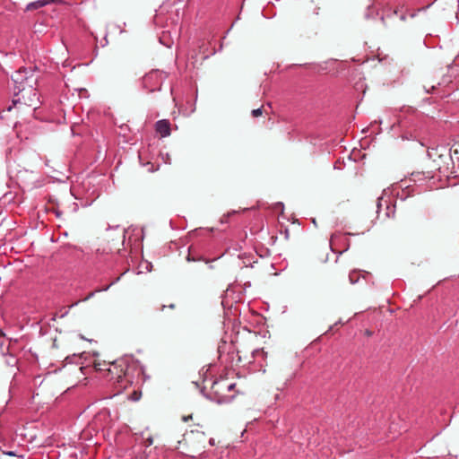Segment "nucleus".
<instances>
[{
  "label": "nucleus",
  "mask_w": 459,
  "mask_h": 459,
  "mask_svg": "<svg viewBox=\"0 0 459 459\" xmlns=\"http://www.w3.org/2000/svg\"><path fill=\"white\" fill-rule=\"evenodd\" d=\"M114 282L110 283L108 286H107L106 288H104L102 290H108V289L109 288L110 285H112Z\"/></svg>",
  "instance_id": "nucleus-16"
},
{
  "label": "nucleus",
  "mask_w": 459,
  "mask_h": 459,
  "mask_svg": "<svg viewBox=\"0 0 459 459\" xmlns=\"http://www.w3.org/2000/svg\"><path fill=\"white\" fill-rule=\"evenodd\" d=\"M349 280L351 284H355L359 281V273L352 271L349 274Z\"/></svg>",
  "instance_id": "nucleus-8"
},
{
  "label": "nucleus",
  "mask_w": 459,
  "mask_h": 459,
  "mask_svg": "<svg viewBox=\"0 0 459 459\" xmlns=\"http://www.w3.org/2000/svg\"><path fill=\"white\" fill-rule=\"evenodd\" d=\"M168 77V74L155 69L147 73L142 79L143 88L148 92H153L160 91L165 79Z\"/></svg>",
  "instance_id": "nucleus-3"
},
{
  "label": "nucleus",
  "mask_w": 459,
  "mask_h": 459,
  "mask_svg": "<svg viewBox=\"0 0 459 459\" xmlns=\"http://www.w3.org/2000/svg\"><path fill=\"white\" fill-rule=\"evenodd\" d=\"M52 1L53 0H38V1L31 2L27 4L26 10L30 11V10L41 8Z\"/></svg>",
  "instance_id": "nucleus-7"
},
{
  "label": "nucleus",
  "mask_w": 459,
  "mask_h": 459,
  "mask_svg": "<svg viewBox=\"0 0 459 459\" xmlns=\"http://www.w3.org/2000/svg\"><path fill=\"white\" fill-rule=\"evenodd\" d=\"M4 333L0 330V336H4Z\"/></svg>",
  "instance_id": "nucleus-18"
},
{
  "label": "nucleus",
  "mask_w": 459,
  "mask_h": 459,
  "mask_svg": "<svg viewBox=\"0 0 459 459\" xmlns=\"http://www.w3.org/2000/svg\"><path fill=\"white\" fill-rule=\"evenodd\" d=\"M94 367L97 371L107 370L106 377L112 382L116 389L114 395L122 393L133 383V379L128 373V364L126 359H119L108 364L106 362L103 364L95 363Z\"/></svg>",
  "instance_id": "nucleus-1"
},
{
  "label": "nucleus",
  "mask_w": 459,
  "mask_h": 459,
  "mask_svg": "<svg viewBox=\"0 0 459 459\" xmlns=\"http://www.w3.org/2000/svg\"><path fill=\"white\" fill-rule=\"evenodd\" d=\"M429 6H430V4H429V5H426V7H424V8H421V9H419V11H421V10H425V9L429 8Z\"/></svg>",
  "instance_id": "nucleus-17"
},
{
  "label": "nucleus",
  "mask_w": 459,
  "mask_h": 459,
  "mask_svg": "<svg viewBox=\"0 0 459 459\" xmlns=\"http://www.w3.org/2000/svg\"><path fill=\"white\" fill-rule=\"evenodd\" d=\"M4 455H7L9 456H15L16 454L13 451H9V452H4Z\"/></svg>",
  "instance_id": "nucleus-12"
},
{
  "label": "nucleus",
  "mask_w": 459,
  "mask_h": 459,
  "mask_svg": "<svg viewBox=\"0 0 459 459\" xmlns=\"http://www.w3.org/2000/svg\"><path fill=\"white\" fill-rule=\"evenodd\" d=\"M169 307H170V308H173V307H174V305H173V304L169 305Z\"/></svg>",
  "instance_id": "nucleus-20"
},
{
  "label": "nucleus",
  "mask_w": 459,
  "mask_h": 459,
  "mask_svg": "<svg viewBox=\"0 0 459 459\" xmlns=\"http://www.w3.org/2000/svg\"><path fill=\"white\" fill-rule=\"evenodd\" d=\"M392 195V191L389 189H385L383 191L382 195L377 199V212L378 215L382 212L383 209L385 210V217L391 218L394 216L395 213V205L393 204L390 195Z\"/></svg>",
  "instance_id": "nucleus-5"
},
{
  "label": "nucleus",
  "mask_w": 459,
  "mask_h": 459,
  "mask_svg": "<svg viewBox=\"0 0 459 459\" xmlns=\"http://www.w3.org/2000/svg\"><path fill=\"white\" fill-rule=\"evenodd\" d=\"M209 443H210L211 446H213L214 445V439L213 438H210Z\"/></svg>",
  "instance_id": "nucleus-15"
},
{
  "label": "nucleus",
  "mask_w": 459,
  "mask_h": 459,
  "mask_svg": "<svg viewBox=\"0 0 459 459\" xmlns=\"http://www.w3.org/2000/svg\"><path fill=\"white\" fill-rule=\"evenodd\" d=\"M400 19H401L402 21H405V20H406V15H405V14H402V15L400 16Z\"/></svg>",
  "instance_id": "nucleus-13"
},
{
  "label": "nucleus",
  "mask_w": 459,
  "mask_h": 459,
  "mask_svg": "<svg viewBox=\"0 0 459 459\" xmlns=\"http://www.w3.org/2000/svg\"><path fill=\"white\" fill-rule=\"evenodd\" d=\"M12 108H13V107H12V106H10V107L8 108V110L10 111V110H12Z\"/></svg>",
  "instance_id": "nucleus-19"
},
{
  "label": "nucleus",
  "mask_w": 459,
  "mask_h": 459,
  "mask_svg": "<svg viewBox=\"0 0 459 459\" xmlns=\"http://www.w3.org/2000/svg\"><path fill=\"white\" fill-rule=\"evenodd\" d=\"M170 122L168 119H160L155 123V131L164 138L170 134Z\"/></svg>",
  "instance_id": "nucleus-6"
},
{
  "label": "nucleus",
  "mask_w": 459,
  "mask_h": 459,
  "mask_svg": "<svg viewBox=\"0 0 459 459\" xmlns=\"http://www.w3.org/2000/svg\"><path fill=\"white\" fill-rule=\"evenodd\" d=\"M228 382L225 379H219L212 383L211 399L218 403H226L233 399V395L227 394Z\"/></svg>",
  "instance_id": "nucleus-4"
},
{
  "label": "nucleus",
  "mask_w": 459,
  "mask_h": 459,
  "mask_svg": "<svg viewBox=\"0 0 459 459\" xmlns=\"http://www.w3.org/2000/svg\"><path fill=\"white\" fill-rule=\"evenodd\" d=\"M160 42L164 44V45H166V46H168V47H169V44L163 42V39L162 38L160 39Z\"/></svg>",
  "instance_id": "nucleus-14"
},
{
  "label": "nucleus",
  "mask_w": 459,
  "mask_h": 459,
  "mask_svg": "<svg viewBox=\"0 0 459 459\" xmlns=\"http://www.w3.org/2000/svg\"><path fill=\"white\" fill-rule=\"evenodd\" d=\"M252 115L255 117H257L261 116L262 115V108H259L252 110Z\"/></svg>",
  "instance_id": "nucleus-9"
},
{
  "label": "nucleus",
  "mask_w": 459,
  "mask_h": 459,
  "mask_svg": "<svg viewBox=\"0 0 459 459\" xmlns=\"http://www.w3.org/2000/svg\"><path fill=\"white\" fill-rule=\"evenodd\" d=\"M236 386V384L235 383H228V387H227V394L233 390Z\"/></svg>",
  "instance_id": "nucleus-11"
},
{
  "label": "nucleus",
  "mask_w": 459,
  "mask_h": 459,
  "mask_svg": "<svg viewBox=\"0 0 459 459\" xmlns=\"http://www.w3.org/2000/svg\"><path fill=\"white\" fill-rule=\"evenodd\" d=\"M24 72L19 70L12 75V80L14 83V96L12 100L13 107H16L18 104L32 107L39 101L36 90L32 85H25L23 82Z\"/></svg>",
  "instance_id": "nucleus-2"
},
{
  "label": "nucleus",
  "mask_w": 459,
  "mask_h": 459,
  "mask_svg": "<svg viewBox=\"0 0 459 459\" xmlns=\"http://www.w3.org/2000/svg\"><path fill=\"white\" fill-rule=\"evenodd\" d=\"M130 399L133 401H138L140 399V394H138L136 392H134L130 396Z\"/></svg>",
  "instance_id": "nucleus-10"
}]
</instances>
